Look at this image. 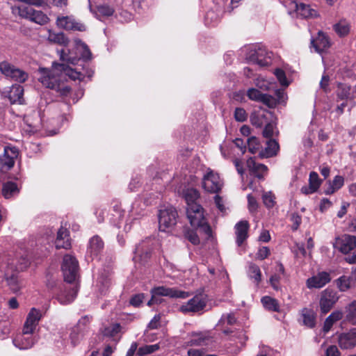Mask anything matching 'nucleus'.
I'll return each mask as SVG.
<instances>
[{"label":"nucleus","mask_w":356,"mask_h":356,"mask_svg":"<svg viewBox=\"0 0 356 356\" xmlns=\"http://www.w3.org/2000/svg\"><path fill=\"white\" fill-rule=\"evenodd\" d=\"M254 83L255 86L262 91L269 90L273 87L272 83L263 76L257 77L254 81Z\"/></svg>","instance_id":"nucleus-44"},{"label":"nucleus","mask_w":356,"mask_h":356,"mask_svg":"<svg viewBox=\"0 0 356 356\" xmlns=\"http://www.w3.org/2000/svg\"><path fill=\"white\" fill-rule=\"evenodd\" d=\"M248 115L245 109L236 108L234 111V118L238 122H244L246 120Z\"/></svg>","instance_id":"nucleus-55"},{"label":"nucleus","mask_w":356,"mask_h":356,"mask_svg":"<svg viewBox=\"0 0 356 356\" xmlns=\"http://www.w3.org/2000/svg\"><path fill=\"white\" fill-rule=\"evenodd\" d=\"M159 229L167 232L177 223V212L172 206H163L159 211Z\"/></svg>","instance_id":"nucleus-6"},{"label":"nucleus","mask_w":356,"mask_h":356,"mask_svg":"<svg viewBox=\"0 0 356 356\" xmlns=\"http://www.w3.org/2000/svg\"><path fill=\"white\" fill-rule=\"evenodd\" d=\"M144 294H137L134 296L130 300V304L134 307H138L143 301Z\"/></svg>","instance_id":"nucleus-61"},{"label":"nucleus","mask_w":356,"mask_h":356,"mask_svg":"<svg viewBox=\"0 0 356 356\" xmlns=\"http://www.w3.org/2000/svg\"><path fill=\"white\" fill-rule=\"evenodd\" d=\"M236 322V318L233 314H223L218 321V326H224L227 325H234Z\"/></svg>","instance_id":"nucleus-45"},{"label":"nucleus","mask_w":356,"mask_h":356,"mask_svg":"<svg viewBox=\"0 0 356 356\" xmlns=\"http://www.w3.org/2000/svg\"><path fill=\"white\" fill-rule=\"evenodd\" d=\"M211 341V337L206 333L195 334L191 339V343L197 346H208Z\"/></svg>","instance_id":"nucleus-38"},{"label":"nucleus","mask_w":356,"mask_h":356,"mask_svg":"<svg viewBox=\"0 0 356 356\" xmlns=\"http://www.w3.org/2000/svg\"><path fill=\"white\" fill-rule=\"evenodd\" d=\"M339 346L343 349H350L356 346V327L347 332L339 334L338 337Z\"/></svg>","instance_id":"nucleus-19"},{"label":"nucleus","mask_w":356,"mask_h":356,"mask_svg":"<svg viewBox=\"0 0 356 356\" xmlns=\"http://www.w3.org/2000/svg\"><path fill=\"white\" fill-rule=\"evenodd\" d=\"M161 315H155L148 324L149 329H156L160 326Z\"/></svg>","instance_id":"nucleus-62"},{"label":"nucleus","mask_w":356,"mask_h":356,"mask_svg":"<svg viewBox=\"0 0 356 356\" xmlns=\"http://www.w3.org/2000/svg\"><path fill=\"white\" fill-rule=\"evenodd\" d=\"M309 181V185L316 191L318 189L321 184V181L319 179L318 174L315 172H310Z\"/></svg>","instance_id":"nucleus-52"},{"label":"nucleus","mask_w":356,"mask_h":356,"mask_svg":"<svg viewBox=\"0 0 356 356\" xmlns=\"http://www.w3.org/2000/svg\"><path fill=\"white\" fill-rule=\"evenodd\" d=\"M42 317V312L39 309L31 308L23 326L24 334H34Z\"/></svg>","instance_id":"nucleus-13"},{"label":"nucleus","mask_w":356,"mask_h":356,"mask_svg":"<svg viewBox=\"0 0 356 356\" xmlns=\"http://www.w3.org/2000/svg\"><path fill=\"white\" fill-rule=\"evenodd\" d=\"M270 54L265 49L259 47L250 51L249 59L260 66H266L270 63Z\"/></svg>","instance_id":"nucleus-20"},{"label":"nucleus","mask_w":356,"mask_h":356,"mask_svg":"<svg viewBox=\"0 0 356 356\" xmlns=\"http://www.w3.org/2000/svg\"><path fill=\"white\" fill-rule=\"evenodd\" d=\"M18 149L15 147L6 146L3 155L0 156V171L6 172L10 170L15 164L18 156Z\"/></svg>","instance_id":"nucleus-11"},{"label":"nucleus","mask_w":356,"mask_h":356,"mask_svg":"<svg viewBox=\"0 0 356 356\" xmlns=\"http://www.w3.org/2000/svg\"><path fill=\"white\" fill-rule=\"evenodd\" d=\"M311 44L318 53L323 52L330 47L328 38L321 31L318 33V36L315 39L312 40Z\"/></svg>","instance_id":"nucleus-26"},{"label":"nucleus","mask_w":356,"mask_h":356,"mask_svg":"<svg viewBox=\"0 0 356 356\" xmlns=\"http://www.w3.org/2000/svg\"><path fill=\"white\" fill-rule=\"evenodd\" d=\"M275 127L273 123L268 122L264 127L263 131V135L265 138H268L273 136L275 132Z\"/></svg>","instance_id":"nucleus-57"},{"label":"nucleus","mask_w":356,"mask_h":356,"mask_svg":"<svg viewBox=\"0 0 356 356\" xmlns=\"http://www.w3.org/2000/svg\"><path fill=\"white\" fill-rule=\"evenodd\" d=\"M48 40L51 42L66 46L68 44V40L63 33H54L49 31Z\"/></svg>","instance_id":"nucleus-39"},{"label":"nucleus","mask_w":356,"mask_h":356,"mask_svg":"<svg viewBox=\"0 0 356 356\" xmlns=\"http://www.w3.org/2000/svg\"><path fill=\"white\" fill-rule=\"evenodd\" d=\"M0 72L13 81L21 83L26 81L29 76L26 72L6 61L0 63Z\"/></svg>","instance_id":"nucleus-9"},{"label":"nucleus","mask_w":356,"mask_h":356,"mask_svg":"<svg viewBox=\"0 0 356 356\" xmlns=\"http://www.w3.org/2000/svg\"><path fill=\"white\" fill-rule=\"evenodd\" d=\"M276 97H274L275 100V106L277 104L285 103L287 99V96L284 90H277L275 92Z\"/></svg>","instance_id":"nucleus-58"},{"label":"nucleus","mask_w":356,"mask_h":356,"mask_svg":"<svg viewBox=\"0 0 356 356\" xmlns=\"http://www.w3.org/2000/svg\"><path fill=\"white\" fill-rule=\"evenodd\" d=\"M64 280L73 286H64L63 289L57 296V300L62 305L71 303L76 297L78 286L75 283L79 277V264L74 257L66 254L63 257L61 266Z\"/></svg>","instance_id":"nucleus-2"},{"label":"nucleus","mask_w":356,"mask_h":356,"mask_svg":"<svg viewBox=\"0 0 356 356\" xmlns=\"http://www.w3.org/2000/svg\"><path fill=\"white\" fill-rule=\"evenodd\" d=\"M150 248L147 242L139 243L135 249L133 260L135 264L140 263L141 264L146 262L150 255Z\"/></svg>","instance_id":"nucleus-24"},{"label":"nucleus","mask_w":356,"mask_h":356,"mask_svg":"<svg viewBox=\"0 0 356 356\" xmlns=\"http://www.w3.org/2000/svg\"><path fill=\"white\" fill-rule=\"evenodd\" d=\"M346 318L348 321H353L356 318V300L351 302L347 308Z\"/></svg>","instance_id":"nucleus-54"},{"label":"nucleus","mask_w":356,"mask_h":356,"mask_svg":"<svg viewBox=\"0 0 356 356\" xmlns=\"http://www.w3.org/2000/svg\"><path fill=\"white\" fill-rule=\"evenodd\" d=\"M248 150L252 154H256L260 149V144L258 139L255 137H251L247 141Z\"/></svg>","instance_id":"nucleus-47"},{"label":"nucleus","mask_w":356,"mask_h":356,"mask_svg":"<svg viewBox=\"0 0 356 356\" xmlns=\"http://www.w3.org/2000/svg\"><path fill=\"white\" fill-rule=\"evenodd\" d=\"M248 228L249 224L245 220H241L235 225L236 243L238 246L241 245L248 238Z\"/></svg>","instance_id":"nucleus-27"},{"label":"nucleus","mask_w":356,"mask_h":356,"mask_svg":"<svg viewBox=\"0 0 356 356\" xmlns=\"http://www.w3.org/2000/svg\"><path fill=\"white\" fill-rule=\"evenodd\" d=\"M10 331V323L6 321H0V339H6Z\"/></svg>","instance_id":"nucleus-50"},{"label":"nucleus","mask_w":356,"mask_h":356,"mask_svg":"<svg viewBox=\"0 0 356 356\" xmlns=\"http://www.w3.org/2000/svg\"><path fill=\"white\" fill-rule=\"evenodd\" d=\"M247 165L251 173L259 179L263 178L264 173L267 171V167L265 165L256 163L252 158L247 161Z\"/></svg>","instance_id":"nucleus-30"},{"label":"nucleus","mask_w":356,"mask_h":356,"mask_svg":"<svg viewBox=\"0 0 356 356\" xmlns=\"http://www.w3.org/2000/svg\"><path fill=\"white\" fill-rule=\"evenodd\" d=\"M19 189L17 185L13 181H8L3 186L2 193L5 198L9 199L18 194Z\"/></svg>","instance_id":"nucleus-34"},{"label":"nucleus","mask_w":356,"mask_h":356,"mask_svg":"<svg viewBox=\"0 0 356 356\" xmlns=\"http://www.w3.org/2000/svg\"><path fill=\"white\" fill-rule=\"evenodd\" d=\"M248 276L258 284L261 281V273L260 268L256 264H251L248 268Z\"/></svg>","instance_id":"nucleus-41"},{"label":"nucleus","mask_w":356,"mask_h":356,"mask_svg":"<svg viewBox=\"0 0 356 356\" xmlns=\"http://www.w3.org/2000/svg\"><path fill=\"white\" fill-rule=\"evenodd\" d=\"M334 29L337 33L341 37L346 35L350 31L349 25L345 21H341L335 24Z\"/></svg>","instance_id":"nucleus-43"},{"label":"nucleus","mask_w":356,"mask_h":356,"mask_svg":"<svg viewBox=\"0 0 356 356\" xmlns=\"http://www.w3.org/2000/svg\"><path fill=\"white\" fill-rule=\"evenodd\" d=\"M20 17L27 19L40 25H44L49 21V17L43 12L36 10L30 6H21L17 8Z\"/></svg>","instance_id":"nucleus-8"},{"label":"nucleus","mask_w":356,"mask_h":356,"mask_svg":"<svg viewBox=\"0 0 356 356\" xmlns=\"http://www.w3.org/2000/svg\"><path fill=\"white\" fill-rule=\"evenodd\" d=\"M339 300L337 293L332 289H326L321 293L320 309L323 314L328 313Z\"/></svg>","instance_id":"nucleus-12"},{"label":"nucleus","mask_w":356,"mask_h":356,"mask_svg":"<svg viewBox=\"0 0 356 356\" xmlns=\"http://www.w3.org/2000/svg\"><path fill=\"white\" fill-rule=\"evenodd\" d=\"M55 245L57 249H68L71 246L70 233L67 229L60 227L57 232L55 241Z\"/></svg>","instance_id":"nucleus-25"},{"label":"nucleus","mask_w":356,"mask_h":356,"mask_svg":"<svg viewBox=\"0 0 356 356\" xmlns=\"http://www.w3.org/2000/svg\"><path fill=\"white\" fill-rule=\"evenodd\" d=\"M247 96L250 100L261 102L269 108L275 107V100L274 97L263 93L261 90L251 88L247 90Z\"/></svg>","instance_id":"nucleus-14"},{"label":"nucleus","mask_w":356,"mask_h":356,"mask_svg":"<svg viewBox=\"0 0 356 356\" xmlns=\"http://www.w3.org/2000/svg\"><path fill=\"white\" fill-rule=\"evenodd\" d=\"M207 304V299L202 295L195 296L186 303L182 305L180 309L184 313L197 312L202 310Z\"/></svg>","instance_id":"nucleus-15"},{"label":"nucleus","mask_w":356,"mask_h":356,"mask_svg":"<svg viewBox=\"0 0 356 356\" xmlns=\"http://www.w3.org/2000/svg\"><path fill=\"white\" fill-rule=\"evenodd\" d=\"M121 326L118 323L113 324L105 328L104 335L113 339L115 343L120 339Z\"/></svg>","instance_id":"nucleus-32"},{"label":"nucleus","mask_w":356,"mask_h":356,"mask_svg":"<svg viewBox=\"0 0 356 356\" xmlns=\"http://www.w3.org/2000/svg\"><path fill=\"white\" fill-rule=\"evenodd\" d=\"M302 324L309 328L316 325V314L312 309L305 307L300 312Z\"/></svg>","instance_id":"nucleus-28"},{"label":"nucleus","mask_w":356,"mask_h":356,"mask_svg":"<svg viewBox=\"0 0 356 356\" xmlns=\"http://www.w3.org/2000/svg\"><path fill=\"white\" fill-rule=\"evenodd\" d=\"M291 220L293 222L292 229L297 230L302 222L301 216L296 213H293L291 214Z\"/></svg>","instance_id":"nucleus-59"},{"label":"nucleus","mask_w":356,"mask_h":356,"mask_svg":"<svg viewBox=\"0 0 356 356\" xmlns=\"http://www.w3.org/2000/svg\"><path fill=\"white\" fill-rule=\"evenodd\" d=\"M336 245L342 253L348 254L356 247V237L343 234L337 238Z\"/></svg>","instance_id":"nucleus-18"},{"label":"nucleus","mask_w":356,"mask_h":356,"mask_svg":"<svg viewBox=\"0 0 356 356\" xmlns=\"http://www.w3.org/2000/svg\"><path fill=\"white\" fill-rule=\"evenodd\" d=\"M33 334H24V331L22 330V333L17 336L13 340V343L14 346L20 349V350H26L31 348L33 344L36 341V339Z\"/></svg>","instance_id":"nucleus-22"},{"label":"nucleus","mask_w":356,"mask_h":356,"mask_svg":"<svg viewBox=\"0 0 356 356\" xmlns=\"http://www.w3.org/2000/svg\"><path fill=\"white\" fill-rule=\"evenodd\" d=\"M248 209L250 212H254L257 210L258 204L256 199L250 194L248 195Z\"/></svg>","instance_id":"nucleus-60"},{"label":"nucleus","mask_w":356,"mask_h":356,"mask_svg":"<svg viewBox=\"0 0 356 356\" xmlns=\"http://www.w3.org/2000/svg\"><path fill=\"white\" fill-rule=\"evenodd\" d=\"M26 257H22L14 268V259L7 256L0 257V281L6 280L11 291L17 293L22 286V283L18 279V271L24 270L29 265Z\"/></svg>","instance_id":"nucleus-3"},{"label":"nucleus","mask_w":356,"mask_h":356,"mask_svg":"<svg viewBox=\"0 0 356 356\" xmlns=\"http://www.w3.org/2000/svg\"><path fill=\"white\" fill-rule=\"evenodd\" d=\"M337 101L345 100L350 102L349 111L356 105L354 101L355 96L351 92V88L347 84L339 83L337 90Z\"/></svg>","instance_id":"nucleus-21"},{"label":"nucleus","mask_w":356,"mask_h":356,"mask_svg":"<svg viewBox=\"0 0 356 356\" xmlns=\"http://www.w3.org/2000/svg\"><path fill=\"white\" fill-rule=\"evenodd\" d=\"M280 279V275H278L277 274L272 275L270 278V284L275 290L277 291L280 289V286H279Z\"/></svg>","instance_id":"nucleus-63"},{"label":"nucleus","mask_w":356,"mask_h":356,"mask_svg":"<svg viewBox=\"0 0 356 356\" xmlns=\"http://www.w3.org/2000/svg\"><path fill=\"white\" fill-rule=\"evenodd\" d=\"M223 185L222 181L218 173L208 170L202 179L203 188L209 193H216L220 191Z\"/></svg>","instance_id":"nucleus-10"},{"label":"nucleus","mask_w":356,"mask_h":356,"mask_svg":"<svg viewBox=\"0 0 356 356\" xmlns=\"http://www.w3.org/2000/svg\"><path fill=\"white\" fill-rule=\"evenodd\" d=\"M5 97H6L11 104H23L24 103V88L23 86L17 84L13 85L10 88L3 92Z\"/></svg>","instance_id":"nucleus-16"},{"label":"nucleus","mask_w":356,"mask_h":356,"mask_svg":"<svg viewBox=\"0 0 356 356\" xmlns=\"http://www.w3.org/2000/svg\"><path fill=\"white\" fill-rule=\"evenodd\" d=\"M184 196L188 207L193 204H197L196 200L199 197V193L194 188H187L184 192Z\"/></svg>","instance_id":"nucleus-40"},{"label":"nucleus","mask_w":356,"mask_h":356,"mask_svg":"<svg viewBox=\"0 0 356 356\" xmlns=\"http://www.w3.org/2000/svg\"><path fill=\"white\" fill-rule=\"evenodd\" d=\"M114 13V9L108 5L103 4L97 6V13L104 17L111 16Z\"/></svg>","instance_id":"nucleus-48"},{"label":"nucleus","mask_w":356,"mask_h":356,"mask_svg":"<svg viewBox=\"0 0 356 356\" xmlns=\"http://www.w3.org/2000/svg\"><path fill=\"white\" fill-rule=\"evenodd\" d=\"M344 184V179L343 177L337 175L335 176L333 181L330 182L329 186L325 189V193L326 195L333 194L335 191L340 189Z\"/></svg>","instance_id":"nucleus-36"},{"label":"nucleus","mask_w":356,"mask_h":356,"mask_svg":"<svg viewBox=\"0 0 356 356\" xmlns=\"http://www.w3.org/2000/svg\"><path fill=\"white\" fill-rule=\"evenodd\" d=\"M266 118L264 114H254L251 116V122L253 125L260 127L264 124Z\"/></svg>","instance_id":"nucleus-49"},{"label":"nucleus","mask_w":356,"mask_h":356,"mask_svg":"<svg viewBox=\"0 0 356 356\" xmlns=\"http://www.w3.org/2000/svg\"><path fill=\"white\" fill-rule=\"evenodd\" d=\"M262 198H263L264 204L268 208H271L273 207L274 203H275V202H274L275 197L272 194L271 192H266V193H264Z\"/></svg>","instance_id":"nucleus-56"},{"label":"nucleus","mask_w":356,"mask_h":356,"mask_svg":"<svg viewBox=\"0 0 356 356\" xmlns=\"http://www.w3.org/2000/svg\"><path fill=\"white\" fill-rule=\"evenodd\" d=\"M286 6L289 14H292V13L294 12L296 13L297 16L302 18H315L318 16V13L315 8L304 3L298 2L297 1H290L287 2Z\"/></svg>","instance_id":"nucleus-7"},{"label":"nucleus","mask_w":356,"mask_h":356,"mask_svg":"<svg viewBox=\"0 0 356 356\" xmlns=\"http://www.w3.org/2000/svg\"><path fill=\"white\" fill-rule=\"evenodd\" d=\"M264 307L270 312H279L280 305L277 300L270 296H264L261 298Z\"/></svg>","instance_id":"nucleus-37"},{"label":"nucleus","mask_w":356,"mask_h":356,"mask_svg":"<svg viewBox=\"0 0 356 356\" xmlns=\"http://www.w3.org/2000/svg\"><path fill=\"white\" fill-rule=\"evenodd\" d=\"M187 217L191 226L197 227L201 232H204L207 238L211 236V229L206 221L203 209L198 204H193L186 209Z\"/></svg>","instance_id":"nucleus-4"},{"label":"nucleus","mask_w":356,"mask_h":356,"mask_svg":"<svg viewBox=\"0 0 356 356\" xmlns=\"http://www.w3.org/2000/svg\"><path fill=\"white\" fill-rule=\"evenodd\" d=\"M57 26L66 30H74L83 31L86 30L85 26L76 22L72 16L58 17L56 20Z\"/></svg>","instance_id":"nucleus-17"},{"label":"nucleus","mask_w":356,"mask_h":356,"mask_svg":"<svg viewBox=\"0 0 356 356\" xmlns=\"http://www.w3.org/2000/svg\"><path fill=\"white\" fill-rule=\"evenodd\" d=\"M151 294L152 298L147 302L148 306L160 304L162 301L161 296L184 299L188 298L190 295L188 292L163 286L153 288L151 290Z\"/></svg>","instance_id":"nucleus-5"},{"label":"nucleus","mask_w":356,"mask_h":356,"mask_svg":"<svg viewBox=\"0 0 356 356\" xmlns=\"http://www.w3.org/2000/svg\"><path fill=\"white\" fill-rule=\"evenodd\" d=\"M231 339L233 341L238 340V343H240V346L237 345L236 347L234 348L229 347L228 348L229 350H227V353L236 355L238 353V350H239L241 346H242L243 345V343H245V341L246 340V337L245 335L244 332L243 330H241V331L235 332L234 334L232 335Z\"/></svg>","instance_id":"nucleus-33"},{"label":"nucleus","mask_w":356,"mask_h":356,"mask_svg":"<svg viewBox=\"0 0 356 356\" xmlns=\"http://www.w3.org/2000/svg\"><path fill=\"white\" fill-rule=\"evenodd\" d=\"M275 75L282 86L286 87L289 85V82L287 81L285 73L282 70L276 69Z\"/></svg>","instance_id":"nucleus-53"},{"label":"nucleus","mask_w":356,"mask_h":356,"mask_svg":"<svg viewBox=\"0 0 356 356\" xmlns=\"http://www.w3.org/2000/svg\"><path fill=\"white\" fill-rule=\"evenodd\" d=\"M74 47L71 49L58 51L60 59L63 63H53L51 68L40 67L38 71V81L47 88L66 96L70 88L65 83L68 76L72 80L83 81L86 76L90 78L93 72L86 69L80 60L86 62L92 58V53L86 44L79 39L74 40Z\"/></svg>","instance_id":"nucleus-1"},{"label":"nucleus","mask_w":356,"mask_h":356,"mask_svg":"<svg viewBox=\"0 0 356 356\" xmlns=\"http://www.w3.org/2000/svg\"><path fill=\"white\" fill-rule=\"evenodd\" d=\"M279 150V145L275 140L270 139L266 142V147L264 151L259 152V156L271 157L275 156Z\"/></svg>","instance_id":"nucleus-31"},{"label":"nucleus","mask_w":356,"mask_h":356,"mask_svg":"<svg viewBox=\"0 0 356 356\" xmlns=\"http://www.w3.org/2000/svg\"><path fill=\"white\" fill-rule=\"evenodd\" d=\"M104 242L98 236H94L90 239L87 253L92 257H96L103 250Z\"/></svg>","instance_id":"nucleus-29"},{"label":"nucleus","mask_w":356,"mask_h":356,"mask_svg":"<svg viewBox=\"0 0 356 356\" xmlns=\"http://www.w3.org/2000/svg\"><path fill=\"white\" fill-rule=\"evenodd\" d=\"M269 254L270 250L267 247H262L259 248L257 255L259 259L263 260L266 259L269 255Z\"/></svg>","instance_id":"nucleus-64"},{"label":"nucleus","mask_w":356,"mask_h":356,"mask_svg":"<svg viewBox=\"0 0 356 356\" xmlns=\"http://www.w3.org/2000/svg\"><path fill=\"white\" fill-rule=\"evenodd\" d=\"M159 346L158 344L153 345H145L139 348L138 350V356H144L148 354L153 353L159 349Z\"/></svg>","instance_id":"nucleus-46"},{"label":"nucleus","mask_w":356,"mask_h":356,"mask_svg":"<svg viewBox=\"0 0 356 356\" xmlns=\"http://www.w3.org/2000/svg\"><path fill=\"white\" fill-rule=\"evenodd\" d=\"M351 281L350 277L343 275L337 280V285L341 291H346L350 289Z\"/></svg>","instance_id":"nucleus-42"},{"label":"nucleus","mask_w":356,"mask_h":356,"mask_svg":"<svg viewBox=\"0 0 356 356\" xmlns=\"http://www.w3.org/2000/svg\"><path fill=\"white\" fill-rule=\"evenodd\" d=\"M330 274L326 272H321L316 275L307 280L306 284L308 289H320L330 282Z\"/></svg>","instance_id":"nucleus-23"},{"label":"nucleus","mask_w":356,"mask_h":356,"mask_svg":"<svg viewBox=\"0 0 356 356\" xmlns=\"http://www.w3.org/2000/svg\"><path fill=\"white\" fill-rule=\"evenodd\" d=\"M343 317V314L340 311H335L333 312L330 316H328L325 322L323 325V331L325 332H328L331 327H332L333 324L341 319Z\"/></svg>","instance_id":"nucleus-35"},{"label":"nucleus","mask_w":356,"mask_h":356,"mask_svg":"<svg viewBox=\"0 0 356 356\" xmlns=\"http://www.w3.org/2000/svg\"><path fill=\"white\" fill-rule=\"evenodd\" d=\"M70 341L73 346H76L83 338V334L80 332L79 327L74 328L70 333Z\"/></svg>","instance_id":"nucleus-51"}]
</instances>
